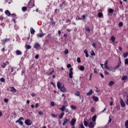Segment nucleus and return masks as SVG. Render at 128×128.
Returning a JSON list of instances; mask_svg holds the SVG:
<instances>
[{
    "label": "nucleus",
    "mask_w": 128,
    "mask_h": 128,
    "mask_svg": "<svg viewBox=\"0 0 128 128\" xmlns=\"http://www.w3.org/2000/svg\"><path fill=\"white\" fill-rule=\"evenodd\" d=\"M24 120V118L23 117H20V118H18V120H17L16 122V123H19V124H20V126H22L24 124V122H22V120Z\"/></svg>",
    "instance_id": "obj_1"
},
{
    "label": "nucleus",
    "mask_w": 128,
    "mask_h": 128,
    "mask_svg": "<svg viewBox=\"0 0 128 128\" xmlns=\"http://www.w3.org/2000/svg\"><path fill=\"white\" fill-rule=\"evenodd\" d=\"M34 48L37 50H40V45L38 43H36L34 44Z\"/></svg>",
    "instance_id": "obj_2"
},
{
    "label": "nucleus",
    "mask_w": 128,
    "mask_h": 128,
    "mask_svg": "<svg viewBox=\"0 0 128 128\" xmlns=\"http://www.w3.org/2000/svg\"><path fill=\"white\" fill-rule=\"evenodd\" d=\"M94 126H96V123H94L92 122H88V127L90 128H94Z\"/></svg>",
    "instance_id": "obj_3"
},
{
    "label": "nucleus",
    "mask_w": 128,
    "mask_h": 128,
    "mask_svg": "<svg viewBox=\"0 0 128 128\" xmlns=\"http://www.w3.org/2000/svg\"><path fill=\"white\" fill-rule=\"evenodd\" d=\"M70 122V119H68V118H64V122L62 123V126H65V124H68Z\"/></svg>",
    "instance_id": "obj_4"
},
{
    "label": "nucleus",
    "mask_w": 128,
    "mask_h": 128,
    "mask_svg": "<svg viewBox=\"0 0 128 128\" xmlns=\"http://www.w3.org/2000/svg\"><path fill=\"white\" fill-rule=\"evenodd\" d=\"M64 86V84L63 83H60V82H57V86H58V90H60Z\"/></svg>",
    "instance_id": "obj_5"
},
{
    "label": "nucleus",
    "mask_w": 128,
    "mask_h": 128,
    "mask_svg": "<svg viewBox=\"0 0 128 128\" xmlns=\"http://www.w3.org/2000/svg\"><path fill=\"white\" fill-rule=\"evenodd\" d=\"M74 69L72 68H70V73H69V78H72V74H74V73L72 72V70Z\"/></svg>",
    "instance_id": "obj_6"
},
{
    "label": "nucleus",
    "mask_w": 128,
    "mask_h": 128,
    "mask_svg": "<svg viewBox=\"0 0 128 128\" xmlns=\"http://www.w3.org/2000/svg\"><path fill=\"white\" fill-rule=\"evenodd\" d=\"M120 104L122 108L126 106V103H124V100L122 98H120Z\"/></svg>",
    "instance_id": "obj_7"
},
{
    "label": "nucleus",
    "mask_w": 128,
    "mask_h": 128,
    "mask_svg": "<svg viewBox=\"0 0 128 128\" xmlns=\"http://www.w3.org/2000/svg\"><path fill=\"white\" fill-rule=\"evenodd\" d=\"M34 2H33V4L30 2H28V8H34Z\"/></svg>",
    "instance_id": "obj_8"
},
{
    "label": "nucleus",
    "mask_w": 128,
    "mask_h": 128,
    "mask_svg": "<svg viewBox=\"0 0 128 128\" xmlns=\"http://www.w3.org/2000/svg\"><path fill=\"white\" fill-rule=\"evenodd\" d=\"M24 122L26 126H32V122H30V120H26Z\"/></svg>",
    "instance_id": "obj_9"
},
{
    "label": "nucleus",
    "mask_w": 128,
    "mask_h": 128,
    "mask_svg": "<svg viewBox=\"0 0 128 128\" xmlns=\"http://www.w3.org/2000/svg\"><path fill=\"white\" fill-rule=\"evenodd\" d=\"M10 42V38H4L2 40V44L4 46L6 42Z\"/></svg>",
    "instance_id": "obj_10"
},
{
    "label": "nucleus",
    "mask_w": 128,
    "mask_h": 128,
    "mask_svg": "<svg viewBox=\"0 0 128 128\" xmlns=\"http://www.w3.org/2000/svg\"><path fill=\"white\" fill-rule=\"evenodd\" d=\"M76 122V119H74V118L72 119L71 122H70L71 126H74Z\"/></svg>",
    "instance_id": "obj_11"
},
{
    "label": "nucleus",
    "mask_w": 128,
    "mask_h": 128,
    "mask_svg": "<svg viewBox=\"0 0 128 128\" xmlns=\"http://www.w3.org/2000/svg\"><path fill=\"white\" fill-rule=\"evenodd\" d=\"M5 14H6V16H12L10 12L8 10H6L5 11Z\"/></svg>",
    "instance_id": "obj_12"
},
{
    "label": "nucleus",
    "mask_w": 128,
    "mask_h": 128,
    "mask_svg": "<svg viewBox=\"0 0 128 128\" xmlns=\"http://www.w3.org/2000/svg\"><path fill=\"white\" fill-rule=\"evenodd\" d=\"M92 89H90V91L86 93V96H92Z\"/></svg>",
    "instance_id": "obj_13"
},
{
    "label": "nucleus",
    "mask_w": 128,
    "mask_h": 128,
    "mask_svg": "<svg viewBox=\"0 0 128 128\" xmlns=\"http://www.w3.org/2000/svg\"><path fill=\"white\" fill-rule=\"evenodd\" d=\"M30 32L31 34H34V32H36V30H34V29L32 28H31L30 29Z\"/></svg>",
    "instance_id": "obj_14"
},
{
    "label": "nucleus",
    "mask_w": 128,
    "mask_h": 128,
    "mask_svg": "<svg viewBox=\"0 0 128 128\" xmlns=\"http://www.w3.org/2000/svg\"><path fill=\"white\" fill-rule=\"evenodd\" d=\"M60 90L61 92H66V88H64V86H63L60 89Z\"/></svg>",
    "instance_id": "obj_15"
},
{
    "label": "nucleus",
    "mask_w": 128,
    "mask_h": 128,
    "mask_svg": "<svg viewBox=\"0 0 128 128\" xmlns=\"http://www.w3.org/2000/svg\"><path fill=\"white\" fill-rule=\"evenodd\" d=\"M10 92H16V89L14 88V87H10Z\"/></svg>",
    "instance_id": "obj_16"
},
{
    "label": "nucleus",
    "mask_w": 128,
    "mask_h": 128,
    "mask_svg": "<svg viewBox=\"0 0 128 128\" xmlns=\"http://www.w3.org/2000/svg\"><path fill=\"white\" fill-rule=\"evenodd\" d=\"M128 80V76H123L122 78V80Z\"/></svg>",
    "instance_id": "obj_17"
},
{
    "label": "nucleus",
    "mask_w": 128,
    "mask_h": 128,
    "mask_svg": "<svg viewBox=\"0 0 128 128\" xmlns=\"http://www.w3.org/2000/svg\"><path fill=\"white\" fill-rule=\"evenodd\" d=\"M45 35L46 34H43L40 33L37 34V38H43L44 36H45Z\"/></svg>",
    "instance_id": "obj_18"
},
{
    "label": "nucleus",
    "mask_w": 128,
    "mask_h": 128,
    "mask_svg": "<svg viewBox=\"0 0 128 128\" xmlns=\"http://www.w3.org/2000/svg\"><path fill=\"white\" fill-rule=\"evenodd\" d=\"M22 52H20V50H16V54H17V56H22Z\"/></svg>",
    "instance_id": "obj_19"
},
{
    "label": "nucleus",
    "mask_w": 128,
    "mask_h": 128,
    "mask_svg": "<svg viewBox=\"0 0 128 128\" xmlns=\"http://www.w3.org/2000/svg\"><path fill=\"white\" fill-rule=\"evenodd\" d=\"M92 98L94 102H98V97L93 96Z\"/></svg>",
    "instance_id": "obj_20"
},
{
    "label": "nucleus",
    "mask_w": 128,
    "mask_h": 128,
    "mask_svg": "<svg viewBox=\"0 0 128 128\" xmlns=\"http://www.w3.org/2000/svg\"><path fill=\"white\" fill-rule=\"evenodd\" d=\"M114 84V81H110L108 83L109 86H112Z\"/></svg>",
    "instance_id": "obj_21"
},
{
    "label": "nucleus",
    "mask_w": 128,
    "mask_h": 128,
    "mask_svg": "<svg viewBox=\"0 0 128 128\" xmlns=\"http://www.w3.org/2000/svg\"><path fill=\"white\" fill-rule=\"evenodd\" d=\"M96 118H97V116H94L92 118V122H96Z\"/></svg>",
    "instance_id": "obj_22"
},
{
    "label": "nucleus",
    "mask_w": 128,
    "mask_h": 128,
    "mask_svg": "<svg viewBox=\"0 0 128 128\" xmlns=\"http://www.w3.org/2000/svg\"><path fill=\"white\" fill-rule=\"evenodd\" d=\"M84 126H88V122L87 121L84 120Z\"/></svg>",
    "instance_id": "obj_23"
},
{
    "label": "nucleus",
    "mask_w": 128,
    "mask_h": 128,
    "mask_svg": "<svg viewBox=\"0 0 128 128\" xmlns=\"http://www.w3.org/2000/svg\"><path fill=\"white\" fill-rule=\"evenodd\" d=\"M26 50H30L32 48V46L30 45H26Z\"/></svg>",
    "instance_id": "obj_24"
},
{
    "label": "nucleus",
    "mask_w": 128,
    "mask_h": 128,
    "mask_svg": "<svg viewBox=\"0 0 128 128\" xmlns=\"http://www.w3.org/2000/svg\"><path fill=\"white\" fill-rule=\"evenodd\" d=\"M128 56V52L123 54V56L124 58H126Z\"/></svg>",
    "instance_id": "obj_25"
},
{
    "label": "nucleus",
    "mask_w": 128,
    "mask_h": 128,
    "mask_svg": "<svg viewBox=\"0 0 128 128\" xmlns=\"http://www.w3.org/2000/svg\"><path fill=\"white\" fill-rule=\"evenodd\" d=\"M64 115V112L61 113L60 114L58 115L59 118H62Z\"/></svg>",
    "instance_id": "obj_26"
},
{
    "label": "nucleus",
    "mask_w": 128,
    "mask_h": 128,
    "mask_svg": "<svg viewBox=\"0 0 128 128\" xmlns=\"http://www.w3.org/2000/svg\"><path fill=\"white\" fill-rule=\"evenodd\" d=\"M65 108H66V106H62V107L61 108H60V110L62 112H64V110Z\"/></svg>",
    "instance_id": "obj_27"
},
{
    "label": "nucleus",
    "mask_w": 128,
    "mask_h": 128,
    "mask_svg": "<svg viewBox=\"0 0 128 128\" xmlns=\"http://www.w3.org/2000/svg\"><path fill=\"white\" fill-rule=\"evenodd\" d=\"M8 70H10L11 72H12L14 70V68H12V67H10L8 68Z\"/></svg>",
    "instance_id": "obj_28"
},
{
    "label": "nucleus",
    "mask_w": 128,
    "mask_h": 128,
    "mask_svg": "<svg viewBox=\"0 0 128 128\" xmlns=\"http://www.w3.org/2000/svg\"><path fill=\"white\" fill-rule=\"evenodd\" d=\"M115 40H116V38H114V36H112L111 37V40L112 42H114Z\"/></svg>",
    "instance_id": "obj_29"
},
{
    "label": "nucleus",
    "mask_w": 128,
    "mask_h": 128,
    "mask_svg": "<svg viewBox=\"0 0 128 128\" xmlns=\"http://www.w3.org/2000/svg\"><path fill=\"white\" fill-rule=\"evenodd\" d=\"M54 70H52L51 72H50V73H47V75L48 76H50L51 74H54Z\"/></svg>",
    "instance_id": "obj_30"
},
{
    "label": "nucleus",
    "mask_w": 128,
    "mask_h": 128,
    "mask_svg": "<svg viewBox=\"0 0 128 128\" xmlns=\"http://www.w3.org/2000/svg\"><path fill=\"white\" fill-rule=\"evenodd\" d=\"M2 68H6V63H3L2 66H1Z\"/></svg>",
    "instance_id": "obj_31"
},
{
    "label": "nucleus",
    "mask_w": 128,
    "mask_h": 128,
    "mask_svg": "<svg viewBox=\"0 0 128 128\" xmlns=\"http://www.w3.org/2000/svg\"><path fill=\"white\" fill-rule=\"evenodd\" d=\"M125 126L126 128H128V120L125 122Z\"/></svg>",
    "instance_id": "obj_32"
},
{
    "label": "nucleus",
    "mask_w": 128,
    "mask_h": 128,
    "mask_svg": "<svg viewBox=\"0 0 128 128\" xmlns=\"http://www.w3.org/2000/svg\"><path fill=\"white\" fill-rule=\"evenodd\" d=\"M70 108H72V110H76V107L74 106V105L71 106Z\"/></svg>",
    "instance_id": "obj_33"
},
{
    "label": "nucleus",
    "mask_w": 128,
    "mask_h": 128,
    "mask_svg": "<svg viewBox=\"0 0 128 128\" xmlns=\"http://www.w3.org/2000/svg\"><path fill=\"white\" fill-rule=\"evenodd\" d=\"M80 70H84V66H80Z\"/></svg>",
    "instance_id": "obj_34"
},
{
    "label": "nucleus",
    "mask_w": 128,
    "mask_h": 128,
    "mask_svg": "<svg viewBox=\"0 0 128 128\" xmlns=\"http://www.w3.org/2000/svg\"><path fill=\"white\" fill-rule=\"evenodd\" d=\"M28 9V7L24 6L22 8V12H26V10Z\"/></svg>",
    "instance_id": "obj_35"
},
{
    "label": "nucleus",
    "mask_w": 128,
    "mask_h": 128,
    "mask_svg": "<svg viewBox=\"0 0 128 128\" xmlns=\"http://www.w3.org/2000/svg\"><path fill=\"white\" fill-rule=\"evenodd\" d=\"M0 81L2 82H6V80L4 79V78H2L0 79Z\"/></svg>",
    "instance_id": "obj_36"
},
{
    "label": "nucleus",
    "mask_w": 128,
    "mask_h": 128,
    "mask_svg": "<svg viewBox=\"0 0 128 128\" xmlns=\"http://www.w3.org/2000/svg\"><path fill=\"white\" fill-rule=\"evenodd\" d=\"M64 54H68V50L66 49L64 51Z\"/></svg>",
    "instance_id": "obj_37"
},
{
    "label": "nucleus",
    "mask_w": 128,
    "mask_h": 128,
    "mask_svg": "<svg viewBox=\"0 0 128 128\" xmlns=\"http://www.w3.org/2000/svg\"><path fill=\"white\" fill-rule=\"evenodd\" d=\"M75 96H80V92H78V91L76 92L75 93Z\"/></svg>",
    "instance_id": "obj_38"
},
{
    "label": "nucleus",
    "mask_w": 128,
    "mask_h": 128,
    "mask_svg": "<svg viewBox=\"0 0 128 128\" xmlns=\"http://www.w3.org/2000/svg\"><path fill=\"white\" fill-rule=\"evenodd\" d=\"M38 114L40 116H42V114H44V112L42 111H39Z\"/></svg>",
    "instance_id": "obj_39"
},
{
    "label": "nucleus",
    "mask_w": 128,
    "mask_h": 128,
    "mask_svg": "<svg viewBox=\"0 0 128 128\" xmlns=\"http://www.w3.org/2000/svg\"><path fill=\"white\" fill-rule=\"evenodd\" d=\"M98 18H102V13L99 12L98 14Z\"/></svg>",
    "instance_id": "obj_40"
},
{
    "label": "nucleus",
    "mask_w": 128,
    "mask_h": 128,
    "mask_svg": "<svg viewBox=\"0 0 128 128\" xmlns=\"http://www.w3.org/2000/svg\"><path fill=\"white\" fill-rule=\"evenodd\" d=\"M52 116H53V118H58V114H52Z\"/></svg>",
    "instance_id": "obj_41"
},
{
    "label": "nucleus",
    "mask_w": 128,
    "mask_h": 128,
    "mask_svg": "<svg viewBox=\"0 0 128 128\" xmlns=\"http://www.w3.org/2000/svg\"><path fill=\"white\" fill-rule=\"evenodd\" d=\"M120 66V64H118L115 67V69L116 70V68H118Z\"/></svg>",
    "instance_id": "obj_42"
},
{
    "label": "nucleus",
    "mask_w": 128,
    "mask_h": 128,
    "mask_svg": "<svg viewBox=\"0 0 128 128\" xmlns=\"http://www.w3.org/2000/svg\"><path fill=\"white\" fill-rule=\"evenodd\" d=\"M118 26H124V24L122 23V22H120L118 24Z\"/></svg>",
    "instance_id": "obj_43"
},
{
    "label": "nucleus",
    "mask_w": 128,
    "mask_h": 128,
    "mask_svg": "<svg viewBox=\"0 0 128 128\" xmlns=\"http://www.w3.org/2000/svg\"><path fill=\"white\" fill-rule=\"evenodd\" d=\"M95 110H96V109H94V108L92 107V109H91V112H94Z\"/></svg>",
    "instance_id": "obj_44"
},
{
    "label": "nucleus",
    "mask_w": 128,
    "mask_h": 128,
    "mask_svg": "<svg viewBox=\"0 0 128 128\" xmlns=\"http://www.w3.org/2000/svg\"><path fill=\"white\" fill-rule=\"evenodd\" d=\"M50 106H54V102H50Z\"/></svg>",
    "instance_id": "obj_45"
},
{
    "label": "nucleus",
    "mask_w": 128,
    "mask_h": 128,
    "mask_svg": "<svg viewBox=\"0 0 128 128\" xmlns=\"http://www.w3.org/2000/svg\"><path fill=\"white\" fill-rule=\"evenodd\" d=\"M124 64H128V58H126L125 60Z\"/></svg>",
    "instance_id": "obj_46"
},
{
    "label": "nucleus",
    "mask_w": 128,
    "mask_h": 128,
    "mask_svg": "<svg viewBox=\"0 0 128 128\" xmlns=\"http://www.w3.org/2000/svg\"><path fill=\"white\" fill-rule=\"evenodd\" d=\"M104 68L106 70H110V67H108V66H105Z\"/></svg>",
    "instance_id": "obj_47"
},
{
    "label": "nucleus",
    "mask_w": 128,
    "mask_h": 128,
    "mask_svg": "<svg viewBox=\"0 0 128 128\" xmlns=\"http://www.w3.org/2000/svg\"><path fill=\"white\" fill-rule=\"evenodd\" d=\"M64 4V2H63L62 4H60V8L61 10L62 9V4Z\"/></svg>",
    "instance_id": "obj_48"
},
{
    "label": "nucleus",
    "mask_w": 128,
    "mask_h": 128,
    "mask_svg": "<svg viewBox=\"0 0 128 128\" xmlns=\"http://www.w3.org/2000/svg\"><path fill=\"white\" fill-rule=\"evenodd\" d=\"M77 62H78L79 64H80V62H81V61H80V58H77Z\"/></svg>",
    "instance_id": "obj_49"
},
{
    "label": "nucleus",
    "mask_w": 128,
    "mask_h": 128,
    "mask_svg": "<svg viewBox=\"0 0 128 128\" xmlns=\"http://www.w3.org/2000/svg\"><path fill=\"white\" fill-rule=\"evenodd\" d=\"M4 102H8V98H4Z\"/></svg>",
    "instance_id": "obj_50"
},
{
    "label": "nucleus",
    "mask_w": 128,
    "mask_h": 128,
    "mask_svg": "<svg viewBox=\"0 0 128 128\" xmlns=\"http://www.w3.org/2000/svg\"><path fill=\"white\" fill-rule=\"evenodd\" d=\"M38 58H40V56H38V54H36V55L35 56V58H36V60H38Z\"/></svg>",
    "instance_id": "obj_51"
},
{
    "label": "nucleus",
    "mask_w": 128,
    "mask_h": 128,
    "mask_svg": "<svg viewBox=\"0 0 128 128\" xmlns=\"http://www.w3.org/2000/svg\"><path fill=\"white\" fill-rule=\"evenodd\" d=\"M86 32H90V28H87L86 29Z\"/></svg>",
    "instance_id": "obj_52"
},
{
    "label": "nucleus",
    "mask_w": 128,
    "mask_h": 128,
    "mask_svg": "<svg viewBox=\"0 0 128 128\" xmlns=\"http://www.w3.org/2000/svg\"><path fill=\"white\" fill-rule=\"evenodd\" d=\"M12 15V18H16V15L14 14H13Z\"/></svg>",
    "instance_id": "obj_53"
},
{
    "label": "nucleus",
    "mask_w": 128,
    "mask_h": 128,
    "mask_svg": "<svg viewBox=\"0 0 128 128\" xmlns=\"http://www.w3.org/2000/svg\"><path fill=\"white\" fill-rule=\"evenodd\" d=\"M102 78H104V74L102 73H100V74Z\"/></svg>",
    "instance_id": "obj_54"
},
{
    "label": "nucleus",
    "mask_w": 128,
    "mask_h": 128,
    "mask_svg": "<svg viewBox=\"0 0 128 128\" xmlns=\"http://www.w3.org/2000/svg\"><path fill=\"white\" fill-rule=\"evenodd\" d=\"M112 119L110 118V117L109 118V120L108 122V124H110V122H112Z\"/></svg>",
    "instance_id": "obj_55"
},
{
    "label": "nucleus",
    "mask_w": 128,
    "mask_h": 128,
    "mask_svg": "<svg viewBox=\"0 0 128 128\" xmlns=\"http://www.w3.org/2000/svg\"><path fill=\"white\" fill-rule=\"evenodd\" d=\"M104 66H108V60H106L105 62V63H104Z\"/></svg>",
    "instance_id": "obj_56"
},
{
    "label": "nucleus",
    "mask_w": 128,
    "mask_h": 128,
    "mask_svg": "<svg viewBox=\"0 0 128 128\" xmlns=\"http://www.w3.org/2000/svg\"><path fill=\"white\" fill-rule=\"evenodd\" d=\"M109 12H110V14L114 12V10L112 9H110Z\"/></svg>",
    "instance_id": "obj_57"
},
{
    "label": "nucleus",
    "mask_w": 128,
    "mask_h": 128,
    "mask_svg": "<svg viewBox=\"0 0 128 128\" xmlns=\"http://www.w3.org/2000/svg\"><path fill=\"white\" fill-rule=\"evenodd\" d=\"M80 128H85L84 126V124H80Z\"/></svg>",
    "instance_id": "obj_58"
},
{
    "label": "nucleus",
    "mask_w": 128,
    "mask_h": 128,
    "mask_svg": "<svg viewBox=\"0 0 128 128\" xmlns=\"http://www.w3.org/2000/svg\"><path fill=\"white\" fill-rule=\"evenodd\" d=\"M71 67H72V65H70V64H68L67 65L68 68H71Z\"/></svg>",
    "instance_id": "obj_59"
},
{
    "label": "nucleus",
    "mask_w": 128,
    "mask_h": 128,
    "mask_svg": "<svg viewBox=\"0 0 128 128\" xmlns=\"http://www.w3.org/2000/svg\"><path fill=\"white\" fill-rule=\"evenodd\" d=\"M52 26H54V24H56V22H54V20L52 22Z\"/></svg>",
    "instance_id": "obj_60"
},
{
    "label": "nucleus",
    "mask_w": 128,
    "mask_h": 128,
    "mask_svg": "<svg viewBox=\"0 0 128 128\" xmlns=\"http://www.w3.org/2000/svg\"><path fill=\"white\" fill-rule=\"evenodd\" d=\"M92 46L94 48H96V43L94 42L92 44Z\"/></svg>",
    "instance_id": "obj_61"
},
{
    "label": "nucleus",
    "mask_w": 128,
    "mask_h": 128,
    "mask_svg": "<svg viewBox=\"0 0 128 128\" xmlns=\"http://www.w3.org/2000/svg\"><path fill=\"white\" fill-rule=\"evenodd\" d=\"M64 38H68V34H64Z\"/></svg>",
    "instance_id": "obj_62"
},
{
    "label": "nucleus",
    "mask_w": 128,
    "mask_h": 128,
    "mask_svg": "<svg viewBox=\"0 0 128 128\" xmlns=\"http://www.w3.org/2000/svg\"><path fill=\"white\" fill-rule=\"evenodd\" d=\"M31 96H32L34 97V96H36V94L34 93H32L31 94Z\"/></svg>",
    "instance_id": "obj_63"
},
{
    "label": "nucleus",
    "mask_w": 128,
    "mask_h": 128,
    "mask_svg": "<svg viewBox=\"0 0 128 128\" xmlns=\"http://www.w3.org/2000/svg\"><path fill=\"white\" fill-rule=\"evenodd\" d=\"M82 18L84 20H86V15L82 16Z\"/></svg>",
    "instance_id": "obj_64"
}]
</instances>
